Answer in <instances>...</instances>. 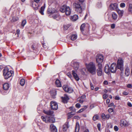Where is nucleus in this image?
<instances>
[{"instance_id":"052dcab7","label":"nucleus","mask_w":132,"mask_h":132,"mask_svg":"<svg viewBox=\"0 0 132 132\" xmlns=\"http://www.w3.org/2000/svg\"><path fill=\"white\" fill-rule=\"evenodd\" d=\"M90 87H91V89L92 90H93L94 89V87L93 86V84H92L91 83L90 84Z\"/></svg>"},{"instance_id":"de8ad7c7","label":"nucleus","mask_w":132,"mask_h":132,"mask_svg":"<svg viewBox=\"0 0 132 132\" xmlns=\"http://www.w3.org/2000/svg\"><path fill=\"white\" fill-rule=\"evenodd\" d=\"M108 112L109 113H111L113 112V110L112 108H109L108 110Z\"/></svg>"},{"instance_id":"49530a36","label":"nucleus","mask_w":132,"mask_h":132,"mask_svg":"<svg viewBox=\"0 0 132 132\" xmlns=\"http://www.w3.org/2000/svg\"><path fill=\"white\" fill-rule=\"evenodd\" d=\"M108 97V96L106 94H104L103 96V98L104 99H106Z\"/></svg>"},{"instance_id":"5fc2aeb1","label":"nucleus","mask_w":132,"mask_h":132,"mask_svg":"<svg viewBox=\"0 0 132 132\" xmlns=\"http://www.w3.org/2000/svg\"><path fill=\"white\" fill-rule=\"evenodd\" d=\"M115 99L116 100H119L120 99V98L118 96H115Z\"/></svg>"},{"instance_id":"423d86ee","label":"nucleus","mask_w":132,"mask_h":132,"mask_svg":"<svg viewBox=\"0 0 132 132\" xmlns=\"http://www.w3.org/2000/svg\"><path fill=\"white\" fill-rule=\"evenodd\" d=\"M63 88L65 92L69 93H71L73 91V89L72 88L67 85H64L63 86Z\"/></svg>"},{"instance_id":"f704fd0d","label":"nucleus","mask_w":132,"mask_h":132,"mask_svg":"<svg viewBox=\"0 0 132 132\" xmlns=\"http://www.w3.org/2000/svg\"><path fill=\"white\" fill-rule=\"evenodd\" d=\"M19 20V18L18 17H13L12 19L11 20V21L12 22H14L16 21H17Z\"/></svg>"},{"instance_id":"b1692460","label":"nucleus","mask_w":132,"mask_h":132,"mask_svg":"<svg viewBox=\"0 0 132 132\" xmlns=\"http://www.w3.org/2000/svg\"><path fill=\"white\" fill-rule=\"evenodd\" d=\"M43 112L44 113L48 115H52L53 114V112L50 110H44Z\"/></svg>"},{"instance_id":"9d476101","label":"nucleus","mask_w":132,"mask_h":132,"mask_svg":"<svg viewBox=\"0 0 132 132\" xmlns=\"http://www.w3.org/2000/svg\"><path fill=\"white\" fill-rule=\"evenodd\" d=\"M110 9L111 10H118V4L117 3L111 4L110 5Z\"/></svg>"},{"instance_id":"39448f33","label":"nucleus","mask_w":132,"mask_h":132,"mask_svg":"<svg viewBox=\"0 0 132 132\" xmlns=\"http://www.w3.org/2000/svg\"><path fill=\"white\" fill-rule=\"evenodd\" d=\"M96 62L98 63L97 65L100 64H102L101 63H102L103 60V55L101 54H98L96 56Z\"/></svg>"},{"instance_id":"4468645a","label":"nucleus","mask_w":132,"mask_h":132,"mask_svg":"<svg viewBox=\"0 0 132 132\" xmlns=\"http://www.w3.org/2000/svg\"><path fill=\"white\" fill-rule=\"evenodd\" d=\"M73 66L74 69L76 70H77L79 67V64L78 62H73Z\"/></svg>"},{"instance_id":"ddd939ff","label":"nucleus","mask_w":132,"mask_h":132,"mask_svg":"<svg viewBox=\"0 0 132 132\" xmlns=\"http://www.w3.org/2000/svg\"><path fill=\"white\" fill-rule=\"evenodd\" d=\"M40 3H35L34 2H32V6L35 10H37L39 6Z\"/></svg>"},{"instance_id":"bb28decb","label":"nucleus","mask_w":132,"mask_h":132,"mask_svg":"<svg viewBox=\"0 0 132 132\" xmlns=\"http://www.w3.org/2000/svg\"><path fill=\"white\" fill-rule=\"evenodd\" d=\"M67 6L65 5H64L62 6L60 8V11L63 13L65 12Z\"/></svg>"},{"instance_id":"a878e982","label":"nucleus","mask_w":132,"mask_h":132,"mask_svg":"<svg viewBox=\"0 0 132 132\" xmlns=\"http://www.w3.org/2000/svg\"><path fill=\"white\" fill-rule=\"evenodd\" d=\"M69 127L68 123L66 122L63 126V130L64 131H66Z\"/></svg>"},{"instance_id":"7ed1b4c3","label":"nucleus","mask_w":132,"mask_h":132,"mask_svg":"<svg viewBox=\"0 0 132 132\" xmlns=\"http://www.w3.org/2000/svg\"><path fill=\"white\" fill-rule=\"evenodd\" d=\"M75 11L78 13L81 14L80 16H82V12L84 9L85 6L82 3L79 4L78 3H75Z\"/></svg>"},{"instance_id":"c85d7f7f","label":"nucleus","mask_w":132,"mask_h":132,"mask_svg":"<svg viewBox=\"0 0 132 132\" xmlns=\"http://www.w3.org/2000/svg\"><path fill=\"white\" fill-rule=\"evenodd\" d=\"M116 11H117L120 16L121 17L123 15V10H120L118 8V10H116Z\"/></svg>"},{"instance_id":"9b49d317","label":"nucleus","mask_w":132,"mask_h":132,"mask_svg":"<svg viewBox=\"0 0 132 132\" xmlns=\"http://www.w3.org/2000/svg\"><path fill=\"white\" fill-rule=\"evenodd\" d=\"M98 68L97 69V72L98 76H101L102 74V64H99L98 65Z\"/></svg>"},{"instance_id":"f257e3e1","label":"nucleus","mask_w":132,"mask_h":132,"mask_svg":"<svg viewBox=\"0 0 132 132\" xmlns=\"http://www.w3.org/2000/svg\"><path fill=\"white\" fill-rule=\"evenodd\" d=\"M117 68L120 70L121 72H123V61L121 58L119 59L118 60L117 66L115 63H113L111 64L110 68V71L112 73H115L116 71Z\"/></svg>"},{"instance_id":"393cba45","label":"nucleus","mask_w":132,"mask_h":132,"mask_svg":"<svg viewBox=\"0 0 132 132\" xmlns=\"http://www.w3.org/2000/svg\"><path fill=\"white\" fill-rule=\"evenodd\" d=\"M85 28V23L82 24L80 27V30L83 35H85V34L83 33V32L84 31Z\"/></svg>"},{"instance_id":"c756f323","label":"nucleus","mask_w":132,"mask_h":132,"mask_svg":"<svg viewBox=\"0 0 132 132\" xmlns=\"http://www.w3.org/2000/svg\"><path fill=\"white\" fill-rule=\"evenodd\" d=\"M79 129V126L78 122H76L75 129V132H78Z\"/></svg>"},{"instance_id":"c9c22d12","label":"nucleus","mask_w":132,"mask_h":132,"mask_svg":"<svg viewBox=\"0 0 132 132\" xmlns=\"http://www.w3.org/2000/svg\"><path fill=\"white\" fill-rule=\"evenodd\" d=\"M87 108V106H84V107L83 108H82L80 110H79L77 112V113H80L84 110L86 109Z\"/></svg>"},{"instance_id":"13d9d810","label":"nucleus","mask_w":132,"mask_h":132,"mask_svg":"<svg viewBox=\"0 0 132 132\" xmlns=\"http://www.w3.org/2000/svg\"><path fill=\"white\" fill-rule=\"evenodd\" d=\"M106 115L104 113H102V118L105 119V118Z\"/></svg>"},{"instance_id":"cd10ccee","label":"nucleus","mask_w":132,"mask_h":132,"mask_svg":"<svg viewBox=\"0 0 132 132\" xmlns=\"http://www.w3.org/2000/svg\"><path fill=\"white\" fill-rule=\"evenodd\" d=\"M112 19L114 20H116L117 18V14L114 12H113L112 14Z\"/></svg>"},{"instance_id":"1a4fd4ad","label":"nucleus","mask_w":132,"mask_h":132,"mask_svg":"<svg viewBox=\"0 0 132 132\" xmlns=\"http://www.w3.org/2000/svg\"><path fill=\"white\" fill-rule=\"evenodd\" d=\"M50 104L52 110H56L57 109L58 105L56 102L52 101L51 102Z\"/></svg>"},{"instance_id":"8fccbe9b","label":"nucleus","mask_w":132,"mask_h":132,"mask_svg":"<svg viewBox=\"0 0 132 132\" xmlns=\"http://www.w3.org/2000/svg\"><path fill=\"white\" fill-rule=\"evenodd\" d=\"M122 94L124 95H126L128 94L129 92H127L124 91L123 92Z\"/></svg>"},{"instance_id":"20e7f679","label":"nucleus","mask_w":132,"mask_h":132,"mask_svg":"<svg viewBox=\"0 0 132 132\" xmlns=\"http://www.w3.org/2000/svg\"><path fill=\"white\" fill-rule=\"evenodd\" d=\"M13 73L12 71H9L8 68H5L3 69V76L5 79H7L11 77Z\"/></svg>"},{"instance_id":"6e6d98bb","label":"nucleus","mask_w":132,"mask_h":132,"mask_svg":"<svg viewBox=\"0 0 132 132\" xmlns=\"http://www.w3.org/2000/svg\"><path fill=\"white\" fill-rule=\"evenodd\" d=\"M86 69L85 68H83L81 70V72L83 75H84L85 74V72L84 71H85Z\"/></svg>"},{"instance_id":"dca6fc26","label":"nucleus","mask_w":132,"mask_h":132,"mask_svg":"<svg viewBox=\"0 0 132 132\" xmlns=\"http://www.w3.org/2000/svg\"><path fill=\"white\" fill-rule=\"evenodd\" d=\"M56 90L55 89H53L50 92L51 95L53 98H55V96L56 94Z\"/></svg>"},{"instance_id":"2eb2a0df","label":"nucleus","mask_w":132,"mask_h":132,"mask_svg":"<svg viewBox=\"0 0 132 132\" xmlns=\"http://www.w3.org/2000/svg\"><path fill=\"white\" fill-rule=\"evenodd\" d=\"M50 128L51 132H57V129L53 124H51L50 126Z\"/></svg>"},{"instance_id":"6e6552de","label":"nucleus","mask_w":132,"mask_h":132,"mask_svg":"<svg viewBox=\"0 0 132 132\" xmlns=\"http://www.w3.org/2000/svg\"><path fill=\"white\" fill-rule=\"evenodd\" d=\"M57 11L55 9L49 6L47 10V12L48 14H53L56 13Z\"/></svg>"},{"instance_id":"bf43d9fd","label":"nucleus","mask_w":132,"mask_h":132,"mask_svg":"<svg viewBox=\"0 0 132 132\" xmlns=\"http://www.w3.org/2000/svg\"><path fill=\"white\" fill-rule=\"evenodd\" d=\"M34 2L35 3H40V1L41 0H34Z\"/></svg>"},{"instance_id":"37998d69","label":"nucleus","mask_w":132,"mask_h":132,"mask_svg":"<svg viewBox=\"0 0 132 132\" xmlns=\"http://www.w3.org/2000/svg\"><path fill=\"white\" fill-rule=\"evenodd\" d=\"M43 121H45V122H48V120H47L45 117L42 116L41 117Z\"/></svg>"},{"instance_id":"79ce46f5","label":"nucleus","mask_w":132,"mask_h":132,"mask_svg":"<svg viewBox=\"0 0 132 132\" xmlns=\"http://www.w3.org/2000/svg\"><path fill=\"white\" fill-rule=\"evenodd\" d=\"M7 91L3 89V90H1V92L3 95H5L7 93Z\"/></svg>"},{"instance_id":"4c0bfd02","label":"nucleus","mask_w":132,"mask_h":132,"mask_svg":"<svg viewBox=\"0 0 132 132\" xmlns=\"http://www.w3.org/2000/svg\"><path fill=\"white\" fill-rule=\"evenodd\" d=\"M25 83V80L24 79H22L20 80V84L22 86H23L24 85Z\"/></svg>"},{"instance_id":"e433bc0d","label":"nucleus","mask_w":132,"mask_h":132,"mask_svg":"<svg viewBox=\"0 0 132 132\" xmlns=\"http://www.w3.org/2000/svg\"><path fill=\"white\" fill-rule=\"evenodd\" d=\"M53 18L54 19H56L57 20H58V19H59V15L57 13V14L54 15L52 16Z\"/></svg>"},{"instance_id":"603ef678","label":"nucleus","mask_w":132,"mask_h":132,"mask_svg":"<svg viewBox=\"0 0 132 132\" xmlns=\"http://www.w3.org/2000/svg\"><path fill=\"white\" fill-rule=\"evenodd\" d=\"M76 107L78 108H79L81 106L80 104L79 103H77L75 105Z\"/></svg>"},{"instance_id":"ea45409f","label":"nucleus","mask_w":132,"mask_h":132,"mask_svg":"<svg viewBox=\"0 0 132 132\" xmlns=\"http://www.w3.org/2000/svg\"><path fill=\"white\" fill-rule=\"evenodd\" d=\"M123 120H121L120 121V125L121 126H125L126 124Z\"/></svg>"},{"instance_id":"f8f14e48","label":"nucleus","mask_w":132,"mask_h":132,"mask_svg":"<svg viewBox=\"0 0 132 132\" xmlns=\"http://www.w3.org/2000/svg\"><path fill=\"white\" fill-rule=\"evenodd\" d=\"M62 101L64 103H67L68 101L69 98L66 94H64V97H61Z\"/></svg>"},{"instance_id":"f03ea898","label":"nucleus","mask_w":132,"mask_h":132,"mask_svg":"<svg viewBox=\"0 0 132 132\" xmlns=\"http://www.w3.org/2000/svg\"><path fill=\"white\" fill-rule=\"evenodd\" d=\"M86 68L89 72L93 75L96 73V68L95 64L92 62H90L88 64H86Z\"/></svg>"},{"instance_id":"4be33fe9","label":"nucleus","mask_w":132,"mask_h":132,"mask_svg":"<svg viewBox=\"0 0 132 132\" xmlns=\"http://www.w3.org/2000/svg\"><path fill=\"white\" fill-rule=\"evenodd\" d=\"M55 84L57 87H61V82L59 80L57 79L55 81Z\"/></svg>"},{"instance_id":"0e129e2a","label":"nucleus","mask_w":132,"mask_h":132,"mask_svg":"<svg viewBox=\"0 0 132 132\" xmlns=\"http://www.w3.org/2000/svg\"><path fill=\"white\" fill-rule=\"evenodd\" d=\"M80 97V98H81L83 100L86 97V96L85 95H83L82 96H81Z\"/></svg>"},{"instance_id":"72a5a7b5","label":"nucleus","mask_w":132,"mask_h":132,"mask_svg":"<svg viewBox=\"0 0 132 132\" xmlns=\"http://www.w3.org/2000/svg\"><path fill=\"white\" fill-rule=\"evenodd\" d=\"M128 10L129 12L132 14V4L129 3V4Z\"/></svg>"},{"instance_id":"aec40b11","label":"nucleus","mask_w":132,"mask_h":132,"mask_svg":"<svg viewBox=\"0 0 132 132\" xmlns=\"http://www.w3.org/2000/svg\"><path fill=\"white\" fill-rule=\"evenodd\" d=\"M72 74L76 80L77 81L79 80V78L77 74L76 73L75 71L72 70Z\"/></svg>"},{"instance_id":"0eeeda50","label":"nucleus","mask_w":132,"mask_h":132,"mask_svg":"<svg viewBox=\"0 0 132 132\" xmlns=\"http://www.w3.org/2000/svg\"><path fill=\"white\" fill-rule=\"evenodd\" d=\"M69 109L71 110V112L68 113V118H70L73 115L75 114L76 109L73 107H71L69 108Z\"/></svg>"},{"instance_id":"a18cd8bd","label":"nucleus","mask_w":132,"mask_h":132,"mask_svg":"<svg viewBox=\"0 0 132 132\" xmlns=\"http://www.w3.org/2000/svg\"><path fill=\"white\" fill-rule=\"evenodd\" d=\"M120 6L122 8H123L125 6V4L124 3H121L120 4Z\"/></svg>"},{"instance_id":"69168bd1","label":"nucleus","mask_w":132,"mask_h":132,"mask_svg":"<svg viewBox=\"0 0 132 132\" xmlns=\"http://www.w3.org/2000/svg\"><path fill=\"white\" fill-rule=\"evenodd\" d=\"M110 117V116L108 114H106V115L105 118L108 119H109Z\"/></svg>"},{"instance_id":"7c9ffc66","label":"nucleus","mask_w":132,"mask_h":132,"mask_svg":"<svg viewBox=\"0 0 132 132\" xmlns=\"http://www.w3.org/2000/svg\"><path fill=\"white\" fill-rule=\"evenodd\" d=\"M48 121L50 122L54 123L55 121V119L54 117H51L48 119Z\"/></svg>"},{"instance_id":"680f3d73","label":"nucleus","mask_w":132,"mask_h":132,"mask_svg":"<svg viewBox=\"0 0 132 132\" xmlns=\"http://www.w3.org/2000/svg\"><path fill=\"white\" fill-rule=\"evenodd\" d=\"M127 87L128 88H131L132 87V85L131 84H128L127 85Z\"/></svg>"},{"instance_id":"864d4df0","label":"nucleus","mask_w":132,"mask_h":132,"mask_svg":"<svg viewBox=\"0 0 132 132\" xmlns=\"http://www.w3.org/2000/svg\"><path fill=\"white\" fill-rule=\"evenodd\" d=\"M100 127H101V124L100 123H98L97 125V127L98 128V129L100 131Z\"/></svg>"},{"instance_id":"5701e85b","label":"nucleus","mask_w":132,"mask_h":132,"mask_svg":"<svg viewBox=\"0 0 132 132\" xmlns=\"http://www.w3.org/2000/svg\"><path fill=\"white\" fill-rule=\"evenodd\" d=\"M130 72L129 69L128 67H126V68L125 70V74L127 76H128L130 74Z\"/></svg>"},{"instance_id":"338daca9","label":"nucleus","mask_w":132,"mask_h":132,"mask_svg":"<svg viewBox=\"0 0 132 132\" xmlns=\"http://www.w3.org/2000/svg\"><path fill=\"white\" fill-rule=\"evenodd\" d=\"M103 84L105 85H107L108 84V81L106 80H105L104 81Z\"/></svg>"},{"instance_id":"6ab92c4d","label":"nucleus","mask_w":132,"mask_h":132,"mask_svg":"<svg viewBox=\"0 0 132 132\" xmlns=\"http://www.w3.org/2000/svg\"><path fill=\"white\" fill-rule=\"evenodd\" d=\"M65 12L67 15H69L70 14L71 11L69 7L67 6Z\"/></svg>"},{"instance_id":"58836bf2","label":"nucleus","mask_w":132,"mask_h":132,"mask_svg":"<svg viewBox=\"0 0 132 132\" xmlns=\"http://www.w3.org/2000/svg\"><path fill=\"white\" fill-rule=\"evenodd\" d=\"M99 118V116L97 115H95L93 117V120L94 121H95L96 120L98 119Z\"/></svg>"},{"instance_id":"c03bdc74","label":"nucleus","mask_w":132,"mask_h":132,"mask_svg":"<svg viewBox=\"0 0 132 132\" xmlns=\"http://www.w3.org/2000/svg\"><path fill=\"white\" fill-rule=\"evenodd\" d=\"M78 101L79 102L81 103H82L84 101V100L83 99L81 98L80 97H79L78 98Z\"/></svg>"},{"instance_id":"09e8293b","label":"nucleus","mask_w":132,"mask_h":132,"mask_svg":"<svg viewBox=\"0 0 132 132\" xmlns=\"http://www.w3.org/2000/svg\"><path fill=\"white\" fill-rule=\"evenodd\" d=\"M16 34H15V35H16V34H17V36L18 37H19V34H20V30L19 29H17L16 30Z\"/></svg>"},{"instance_id":"4d7b16f0","label":"nucleus","mask_w":132,"mask_h":132,"mask_svg":"<svg viewBox=\"0 0 132 132\" xmlns=\"http://www.w3.org/2000/svg\"><path fill=\"white\" fill-rule=\"evenodd\" d=\"M115 25L114 24H112L111 25V27L112 29H114L115 28Z\"/></svg>"},{"instance_id":"f3484780","label":"nucleus","mask_w":132,"mask_h":132,"mask_svg":"<svg viewBox=\"0 0 132 132\" xmlns=\"http://www.w3.org/2000/svg\"><path fill=\"white\" fill-rule=\"evenodd\" d=\"M10 87V85L8 83H5L3 85V89L5 90H8Z\"/></svg>"},{"instance_id":"e2e57ef3","label":"nucleus","mask_w":132,"mask_h":132,"mask_svg":"<svg viewBox=\"0 0 132 132\" xmlns=\"http://www.w3.org/2000/svg\"><path fill=\"white\" fill-rule=\"evenodd\" d=\"M42 45H43V47L45 48H46L47 47V46H46V45H45V43H43L42 44Z\"/></svg>"},{"instance_id":"774afa93","label":"nucleus","mask_w":132,"mask_h":132,"mask_svg":"<svg viewBox=\"0 0 132 132\" xmlns=\"http://www.w3.org/2000/svg\"><path fill=\"white\" fill-rule=\"evenodd\" d=\"M128 106L129 107H131L132 106V105L131 103L130 102H128L127 103Z\"/></svg>"},{"instance_id":"a211bd4d","label":"nucleus","mask_w":132,"mask_h":132,"mask_svg":"<svg viewBox=\"0 0 132 132\" xmlns=\"http://www.w3.org/2000/svg\"><path fill=\"white\" fill-rule=\"evenodd\" d=\"M105 72L107 73H108L110 71V68L108 65H106L104 67Z\"/></svg>"},{"instance_id":"473e14b6","label":"nucleus","mask_w":132,"mask_h":132,"mask_svg":"<svg viewBox=\"0 0 132 132\" xmlns=\"http://www.w3.org/2000/svg\"><path fill=\"white\" fill-rule=\"evenodd\" d=\"M77 35L73 34L71 36V39L72 40H74L77 38Z\"/></svg>"},{"instance_id":"2f4dec72","label":"nucleus","mask_w":132,"mask_h":132,"mask_svg":"<svg viewBox=\"0 0 132 132\" xmlns=\"http://www.w3.org/2000/svg\"><path fill=\"white\" fill-rule=\"evenodd\" d=\"M45 4H44V6H42L40 9V10L39 11V12L40 13L42 14V15H44V9L45 8Z\"/></svg>"},{"instance_id":"412c9836","label":"nucleus","mask_w":132,"mask_h":132,"mask_svg":"<svg viewBox=\"0 0 132 132\" xmlns=\"http://www.w3.org/2000/svg\"><path fill=\"white\" fill-rule=\"evenodd\" d=\"M70 19L72 21H75L78 19V15H75L71 16L70 17Z\"/></svg>"},{"instance_id":"3c124183","label":"nucleus","mask_w":132,"mask_h":132,"mask_svg":"<svg viewBox=\"0 0 132 132\" xmlns=\"http://www.w3.org/2000/svg\"><path fill=\"white\" fill-rule=\"evenodd\" d=\"M114 130L116 131H118V130L119 128L117 126H115L114 127Z\"/></svg>"},{"instance_id":"a19ab883","label":"nucleus","mask_w":132,"mask_h":132,"mask_svg":"<svg viewBox=\"0 0 132 132\" xmlns=\"http://www.w3.org/2000/svg\"><path fill=\"white\" fill-rule=\"evenodd\" d=\"M27 23L25 19L24 20L22 21L21 25L23 27Z\"/></svg>"}]
</instances>
